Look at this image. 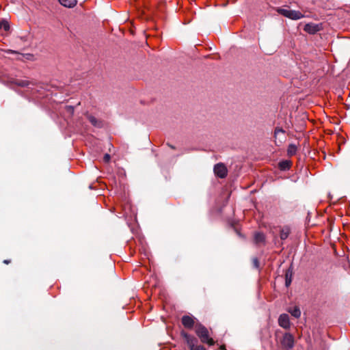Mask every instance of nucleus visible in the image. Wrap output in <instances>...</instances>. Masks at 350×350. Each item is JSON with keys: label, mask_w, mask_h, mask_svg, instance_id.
<instances>
[{"label": "nucleus", "mask_w": 350, "mask_h": 350, "mask_svg": "<svg viewBox=\"0 0 350 350\" xmlns=\"http://www.w3.org/2000/svg\"><path fill=\"white\" fill-rule=\"evenodd\" d=\"M254 239L256 244L265 243V235L262 232H256L254 233Z\"/></svg>", "instance_id": "nucleus-10"}, {"label": "nucleus", "mask_w": 350, "mask_h": 350, "mask_svg": "<svg viewBox=\"0 0 350 350\" xmlns=\"http://www.w3.org/2000/svg\"><path fill=\"white\" fill-rule=\"evenodd\" d=\"M214 172L217 176L224 178L227 176L228 171L223 163H217L214 167Z\"/></svg>", "instance_id": "nucleus-4"}, {"label": "nucleus", "mask_w": 350, "mask_h": 350, "mask_svg": "<svg viewBox=\"0 0 350 350\" xmlns=\"http://www.w3.org/2000/svg\"><path fill=\"white\" fill-rule=\"evenodd\" d=\"M288 312L295 318H299L301 316V311L299 308L297 306H295L293 308L289 309Z\"/></svg>", "instance_id": "nucleus-15"}, {"label": "nucleus", "mask_w": 350, "mask_h": 350, "mask_svg": "<svg viewBox=\"0 0 350 350\" xmlns=\"http://www.w3.org/2000/svg\"><path fill=\"white\" fill-rule=\"evenodd\" d=\"M280 342L283 348L289 350L293 347L294 338L291 334L286 333L283 336Z\"/></svg>", "instance_id": "nucleus-3"}, {"label": "nucleus", "mask_w": 350, "mask_h": 350, "mask_svg": "<svg viewBox=\"0 0 350 350\" xmlns=\"http://www.w3.org/2000/svg\"><path fill=\"white\" fill-rule=\"evenodd\" d=\"M254 263L256 267L258 266V261L256 258L254 259Z\"/></svg>", "instance_id": "nucleus-22"}, {"label": "nucleus", "mask_w": 350, "mask_h": 350, "mask_svg": "<svg viewBox=\"0 0 350 350\" xmlns=\"http://www.w3.org/2000/svg\"><path fill=\"white\" fill-rule=\"evenodd\" d=\"M291 162L288 160H284L279 163L280 169L282 170H287L291 167Z\"/></svg>", "instance_id": "nucleus-13"}, {"label": "nucleus", "mask_w": 350, "mask_h": 350, "mask_svg": "<svg viewBox=\"0 0 350 350\" xmlns=\"http://www.w3.org/2000/svg\"><path fill=\"white\" fill-rule=\"evenodd\" d=\"M15 83L21 87H27L30 84V82L25 79H17L16 80Z\"/></svg>", "instance_id": "nucleus-17"}, {"label": "nucleus", "mask_w": 350, "mask_h": 350, "mask_svg": "<svg viewBox=\"0 0 350 350\" xmlns=\"http://www.w3.org/2000/svg\"><path fill=\"white\" fill-rule=\"evenodd\" d=\"M4 29L5 31H8L10 29V25L6 21H0V29Z\"/></svg>", "instance_id": "nucleus-18"}, {"label": "nucleus", "mask_w": 350, "mask_h": 350, "mask_svg": "<svg viewBox=\"0 0 350 350\" xmlns=\"http://www.w3.org/2000/svg\"><path fill=\"white\" fill-rule=\"evenodd\" d=\"M196 340L193 338H187V343L189 346L190 350H206V349L202 345H195L194 342Z\"/></svg>", "instance_id": "nucleus-8"}, {"label": "nucleus", "mask_w": 350, "mask_h": 350, "mask_svg": "<svg viewBox=\"0 0 350 350\" xmlns=\"http://www.w3.org/2000/svg\"><path fill=\"white\" fill-rule=\"evenodd\" d=\"M290 234V229L288 227H284L281 229L280 237L282 240H285L287 239Z\"/></svg>", "instance_id": "nucleus-12"}, {"label": "nucleus", "mask_w": 350, "mask_h": 350, "mask_svg": "<svg viewBox=\"0 0 350 350\" xmlns=\"http://www.w3.org/2000/svg\"><path fill=\"white\" fill-rule=\"evenodd\" d=\"M278 324L280 327L284 329H288L291 325L288 315L286 314H282L279 317Z\"/></svg>", "instance_id": "nucleus-5"}, {"label": "nucleus", "mask_w": 350, "mask_h": 350, "mask_svg": "<svg viewBox=\"0 0 350 350\" xmlns=\"http://www.w3.org/2000/svg\"><path fill=\"white\" fill-rule=\"evenodd\" d=\"M278 13L282 16L293 20H298L304 17V15L299 11L292 10L289 9L279 8Z\"/></svg>", "instance_id": "nucleus-2"}, {"label": "nucleus", "mask_w": 350, "mask_h": 350, "mask_svg": "<svg viewBox=\"0 0 350 350\" xmlns=\"http://www.w3.org/2000/svg\"><path fill=\"white\" fill-rule=\"evenodd\" d=\"M5 53H7L8 54H16V53H17V52L16 51L11 50V49L6 50Z\"/></svg>", "instance_id": "nucleus-21"}, {"label": "nucleus", "mask_w": 350, "mask_h": 350, "mask_svg": "<svg viewBox=\"0 0 350 350\" xmlns=\"http://www.w3.org/2000/svg\"><path fill=\"white\" fill-rule=\"evenodd\" d=\"M88 120L92 123V125L95 126H100V122L94 116L91 115L88 116Z\"/></svg>", "instance_id": "nucleus-16"}, {"label": "nucleus", "mask_w": 350, "mask_h": 350, "mask_svg": "<svg viewBox=\"0 0 350 350\" xmlns=\"http://www.w3.org/2000/svg\"><path fill=\"white\" fill-rule=\"evenodd\" d=\"M284 133L285 131L280 128H276L274 131V137L275 138V140L278 139L279 142L282 143V140L284 139Z\"/></svg>", "instance_id": "nucleus-9"}, {"label": "nucleus", "mask_w": 350, "mask_h": 350, "mask_svg": "<svg viewBox=\"0 0 350 350\" xmlns=\"http://www.w3.org/2000/svg\"><path fill=\"white\" fill-rule=\"evenodd\" d=\"M196 332L203 343H206L208 345H214V340L208 336V331L205 327L200 325L196 329Z\"/></svg>", "instance_id": "nucleus-1"}, {"label": "nucleus", "mask_w": 350, "mask_h": 350, "mask_svg": "<svg viewBox=\"0 0 350 350\" xmlns=\"http://www.w3.org/2000/svg\"><path fill=\"white\" fill-rule=\"evenodd\" d=\"M111 157L109 154H105L103 157V161L105 163H108L110 161Z\"/></svg>", "instance_id": "nucleus-19"}, {"label": "nucleus", "mask_w": 350, "mask_h": 350, "mask_svg": "<svg viewBox=\"0 0 350 350\" xmlns=\"http://www.w3.org/2000/svg\"><path fill=\"white\" fill-rule=\"evenodd\" d=\"M182 323L186 328H191L194 324V320L192 317L190 316H183L182 317Z\"/></svg>", "instance_id": "nucleus-7"}, {"label": "nucleus", "mask_w": 350, "mask_h": 350, "mask_svg": "<svg viewBox=\"0 0 350 350\" xmlns=\"http://www.w3.org/2000/svg\"><path fill=\"white\" fill-rule=\"evenodd\" d=\"M297 150V147L295 144H289L288 149H287V154L288 156L291 157L296 154Z\"/></svg>", "instance_id": "nucleus-14"}, {"label": "nucleus", "mask_w": 350, "mask_h": 350, "mask_svg": "<svg viewBox=\"0 0 350 350\" xmlns=\"http://www.w3.org/2000/svg\"><path fill=\"white\" fill-rule=\"evenodd\" d=\"M304 30L309 33L314 34L320 30L319 25L308 23L304 26Z\"/></svg>", "instance_id": "nucleus-6"}, {"label": "nucleus", "mask_w": 350, "mask_h": 350, "mask_svg": "<svg viewBox=\"0 0 350 350\" xmlns=\"http://www.w3.org/2000/svg\"><path fill=\"white\" fill-rule=\"evenodd\" d=\"M291 280L288 278V273L286 274V286H288L291 284Z\"/></svg>", "instance_id": "nucleus-20"}, {"label": "nucleus", "mask_w": 350, "mask_h": 350, "mask_svg": "<svg viewBox=\"0 0 350 350\" xmlns=\"http://www.w3.org/2000/svg\"><path fill=\"white\" fill-rule=\"evenodd\" d=\"M61 5L67 8H73L76 5L77 0H59Z\"/></svg>", "instance_id": "nucleus-11"}, {"label": "nucleus", "mask_w": 350, "mask_h": 350, "mask_svg": "<svg viewBox=\"0 0 350 350\" xmlns=\"http://www.w3.org/2000/svg\"><path fill=\"white\" fill-rule=\"evenodd\" d=\"M9 262H10V260H4V263H5V264H8Z\"/></svg>", "instance_id": "nucleus-23"}]
</instances>
